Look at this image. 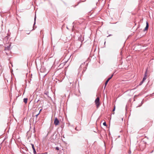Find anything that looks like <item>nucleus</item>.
<instances>
[{"label": "nucleus", "instance_id": "1", "mask_svg": "<svg viewBox=\"0 0 154 154\" xmlns=\"http://www.w3.org/2000/svg\"><path fill=\"white\" fill-rule=\"evenodd\" d=\"M95 103L96 104L97 108H98L100 105V98L99 97H97L95 99Z\"/></svg>", "mask_w": 154, "mask_h": 154}, {"label": "nucleus", "instance_id": "2", "mask_svg": "<svg viewBox=\"0 0 154 154\" xmlns=\"http://www.w3.org/2000/svg\"><path fill=\"white\" fill-rule=\"evenodd\" d=\"M59 121L57 118L56 117L55 118L54 120V123L55 125H59Z\"/></svg>", "mask_w": 154, "mask_h": 154}, {"label": "nucleus", "instance_id": "3", "mask_svg": "<svg viewBox=\"0 0 154 154\" xmlns=\"http://www.w3.org/2000/svg\"><path fill=\"white\" fill-rule=\"evenodd\" d=\"M146 27H145V29H143V31H145L146 30H147L148 29L149 25V23L148 21H146Z\"/></svg>", "mask_w": 154, "mask_h": 154}, {"label": "nucleus", "instance_id": "4", "mask_svg": "<svg viewBox=\"0 0 154 154\" xmlns=\"http://www.w3.org/2000/svg\"><path fill=\"white\" fill-rule=\"evenodd\" d=\"M31 144V145H32V148L33 149V153L34 154H36V151H35V147H34V144Z\"/></svg>", "mask_w": 154, "mask_h": 154}, {"label": "nucleus", "instance_id": "5", "mask_svg": "<svg viewBox=\"0 0 154 154\" xmlns=\"http://www.w3.org/2000/svg\"><path fill=\"white\" fill-rule=\"evenodd\" d=\"M146 76H147V75H146V72L145 74V75H144V76L143 79V81H144L146 80Z\"/></svg>", "mask_w": 154, "mask_h": 154}, {"label": "nucleus", "instance_id": "6", "mask_svg": "<svg viewBox=\"0 0 154 154\" xmlns=\"http://www.w3.org/2000/svg\"><path fill=\"white\" fill-rule=\"evenodd\" d=\"M36 15H35V18H34V25H33V29H34V27L35 26V21H36Z\"/></svg>", "mask_w": 154, "mask_h": 154}, {"label": "nucleus", "instance_id": "7", "mask_svg": "<svg viewBox=\"0 0 154 154\" xmlns=\"http://www.w3.org/2000/svg\"><path fill=\"white\" fill-rule=\"evenodd\" d=\"M28 99L27 98H24L23 99V102L25 103H27Z\"/></svg>", "mask_w": 154, "mask_h": 154}, {"label": "nucleus", "instance_id": "8", "mask_svg": "<svg viewBox=\"0 0 154 154\" xmlns=\"http://www.w3.org/2000/svg\"><path fill=\"white\" fill-rule=\"evenodd\" d=\"M109 80L108 79L106 81V82H105V87H104V88H105L106 85L107 84V83H108V82H109Z\"/></svg>", "mask_w": 154, "mask_h": 154}, {"label": "nucleus", "instance_id": "9", "mask_svg": "<svg viewBox=\"0 0 154 154\" xmlns=\"http://www.w3.org/2000/svg\"><path fill=\"white\" fill-rule=\"evenodd\" d=\"M44 94H45L46 95L48 96V94H49V92L48 91H46V92H44Z\"/></svg>", "mask_w": 154, "mask_h": 154}, {"label": "nucleus", "instance_id": "10", "mask_svg": "<svg viewBox=\"0 0 154 154\" xmlns=\"http://www.w3.org/2000/svg\"><path fill=\"white\" fill-rule=\"evenodd\" d=\"M113 74H114V73L110 77H109L108 79V80H110L112 78V77H113Z\"/></svg>", "mask_w": 154, "mask_h": 154}, {"label": "nucleus", "instance_id": "11", "mask_svg": "<svg viewBox=\"0 0 154 154\" xmlns=\"http://www.w3.org/2000/svg\"><path fill=\"white\" fill-rule=\"evenodd\" d=\"M113 74H114V73L110 77H109L108 79V80H110L112 78V77H113Z\"/></svg>", "mask_w": 154, "mask_h": 154}, {"label": "nucleus", "instance_id": "12", "mask_svg": "<svg viewBox=\"0 0 154 154\" xmlns=\"http://www.w3.org/2000/svg\"><path fill=\"white\" fill-rule=\"evenodd\" d=\"M113 74H114V73L110 77H109L108 79V80H110L112 78V77H113Z\"/></svg>", "mask_w": 154, "mask_h": 154}, {"label": "nucleus", "instance_id": "13", "mask_svg": "<svg viewBox=\"0 0 154 154\" xmlns=\"http://www.w3.org/2000/svg\"><path fill=\"white\" fill-rule=\"evenodd\" d=\"M113 74H114V73L110 77H109L108 79V80H110L112 78V77H113Z\"/></svg>", "mask_w": 154, "mask_h": 154}, {"label": "nucleus", "instance_id": "14", "mask_svg": "<svg viewBox=\"0 0 154 154\" xmlns=\"http://www.w3.org/2000/svg\"><path fill=\"white\" fill-rule=\"evenodd\" d=\"M144 81H143L142 80L141 81V82H140V83L139 84V85H141L144 82Z\"/></svg>", "mask_w": 154, "mask_h": 154}, {"label": "nucleus", "instance_id": "15", "mask_svg": "<svg viewBox=\"0 0 154 154\" xmlns=\"http://www.w3.org/2000/svg\"><path fill=\"white\" fill-rule=\"evenodd\" d=\"M55 148L57 150H59L60 149L59 147L57 146Z\"/></svg>", "mask_w": 154, "mask_h": 154}, {"label": "nucleus", "instance_id": "16", "mask_svg": "<svg viewBox=\"0 0 154 154\" xmlns=\"http://www.w3.org/2000/svg\"><path fill=\"white\" fill-rule=\"evenodd\" d=\"M103 125L104 126H106V122H105L103 123Z\"/></svg>", "mask_w": 154, "mask_h": 154}, {"label": "nucleus", "instance_id": "17", "mask_svg": "<svg viewBox=\"0 0 154 154\" xmlns=\"http://www.w3.org/2000/svg\"><path fill=\"white\" fill-rule=\"evenodd\" d=\"M40 113V112H39L38 114H37V115H36L35 116V117L36 118H37L38 116V115H39V114Z\"/></svg>", "mask_w": 154, "mask_h": 154}, {"label": "nucleus", "instance_id": "18", "mask_svg": "<svg viewBox=\"0 0 154 154\" xmlns=\"http://www.w3.org/2000/svg\"><path fill=\"white\" fill-rule=\"evenodd\" d=\"M115 110V106H114V108H113V109L112 110V111H114Z\"/></svg>", "mask_w": 154, "mask_h": 154}, {"label": "nucleus", "instance_id": "19", "mask_svg": "<svg viewBox=\"0 0 154 154\" xmlns=\"http://www.w3.org/2000/svg\"><path fill=\"white\" fill-rule=\"evenodd\" d=\"M112 34H109L108 35V36H107V37H109V36H112Z\"/></svg>", "mask_w": 154, "mask_h": 154}, {"label": "nucleus", "instance_id": "20", "mask_svg": "<svg viewBox=\"0 0 154 154\" xmlns=\"http://www.w3.org/2000/svg\"><path fill=\"white\" fill-rule=\"evenodd\" d=\"M74 85L75 86V83H74V84H73H73H72V85Z\"/></svg>", "mask_w": 154, "mask_h": 154}, {"label": "nucleus", "instance_id": "21", "mask_svg": "<svg viewBox=\"0 0 154 154\" xmlns=\"http://www.w3.org/2000/svg\"><path fill=\"white\" fill-rule=\"evenodd\" d=\"M42 109H41L40 110V111H39V112H40L42 111Z\"/></svg>", "mask_w": 154, "mask_h": 154}, {"label": "nucleus", "instance_id": "22", "mask_svg": "<svg viewBox=\"0 0 154 154\" xmlns=\"http://www.w3.org/2000/svg\"><path fill=\"white\" fill-rule=\"evenodd\" d=\"M75 130L78 131V130L77 129V128H75Z\"/></svg>", "mask_w": 154, "mask_h": 154}, {"label": "nucleus", "instance_id": "23", "mask_svg": "<svg viewBox=\"0 0 154 154\" xmlns=\"http://www.w3.org/2000/svg\"><path fill=\"white\" fill-rule=\"evenodd\" d=\"M7 48H9V46H8Z\"/></svg>", "mask_w": 154, "mask_h": 154}, {"label": "nucleus", "instance_id": "24", "mask_svg": "<svg viewBox=\"0 0 154 154\" xmlns=\"http://www.w3.org/2000/svg\"><path fill=\"white\" fill-rule=\"evenodd\" d=\"M66 28H67V29H68V27H67Z\"/></svg>", "mask_w": 154, "mask_h": 154}, {"label": "nucleus", "instance_id": "25", "mask_svg": "<svg viewBox=\"0 0 154 154\" xmlns=\"http://www.w3.org/2000/svg\"><path fill=\"white\" fill-rule=\"evenodd\" d=\"M70 84H71L72 83L71 82H70Z\"/></svg>", "mask_w": 154, "mask_h": 154}]
</instances>
